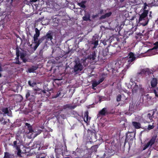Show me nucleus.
I'll list each match as a JSON object with an SVG mask.
<instances>
[{"instance_id":"nucleus-20","label":"nucleus","mask_w":158,"mask_h":158,"mask_svg":"<svg viewBox=\"0 0 158 158\" xmlns=\"http://www.w3.org/2000/svg\"><path fill=\"white\" fill-rule=\"evenodd\" d=\"M132 124L135 129H138L140 128L141 127V124L139 122L135 121L132 122Z\"/></svg>"},{"instance_id":"nucleus-41","label":"nucleus","mask_w":158,"mask_h":158,"mask_svg":"<svg viewBox=\"0 0 158 158\" xmlns=\"http://www.w3.org/2000/svg\"><path fill=\"white\" fill-rule=\"evenodd\" d=\"M19 56H18V58H17V56H16V57L15 59V60H16V61L15 62H14V63L19 64H21V63L20 62L19 60Z\"/></svg>"},{"instance_id":"nucleus-2","label":"nucleus","mask_w":158,"mask_h":158,"mask_svg":"<svg viewBox=\"0 0 158 158\" xmlns=\"http://www.w3.org/2000/svg\"><path fill=\"white\" fill-rule=\"evenodd\" d=\"M35 33L33 36L34 43L35 44L33 47L34 51L36 49L40 44L45 39L44 36L38 39V37L40 36V31L37 28H35Z\"/></svg>"},{"instance_id":"nucleus-29","label":"nucleus","mask_w":158,"mask_h":158,"mask_svg":"<svg viewBox=\"0 0 158 158\" xmlns=\"http://www.w3.org/2000/svg\"><path fill=\"white\" fill-rule=\"evenodd\" d=\"M154 46L151 49H149L148 50L147 52H149L150 51H151L152 50L154 49H156L158 48V41L156 42L155 43H154Z\"/></svg>"},{"instance_id":"nucleus-43","label":"nucleus","mask_w":158,"mask_h":158,"mask_svg":"<svg viewBox=\"0 0 158 158\" xmlns=\"http://www.w3.org/2000/svg\"><path fill=\"white\" fill-rule=\"evenodd\" d=\"M121 95L120 94H118L117 95L116 98V100L117 102H119L121 100Z\"/></svg>"},{"instance_id":"nucleus-53","label":"nucleus","mask_w":158,"mask_h":158,"mask_svg":"<svg viewBox=\"0 0 158 158\" xmlns=\"http://www.w3.org/2000/svg\"><path fill=\"white\" fill-rule=\"evenodd\" d=\"M98 14H96L95 15H93L92 16V17H93V18L94 19L95 18L98 17Z\"/></svg>"},{"instance_id":"nucleus-30","label":"nucleus","mask_w":158,"mask_h":158,"mask_svg":"<svg viewBox=\"0 0 158 158\" xmlns=\"http://www.w3.org/2000/svg\"><path fill=\"white\" fill-rule=\"evenodd\" d=\"M20 58L23 60V62L25 63L27 61V60L25 58L26 55L24 53H20Z\"/></svg>"},{"instance_id":"nucleus-23","label":"nucleus","mask_w":158,"mask_h":158,"mask_svg":"<svg viewBox=\"0 0 158 158\" xmlns=\"http://www.w3.org/2000/svg\"><path fill=\"white\" fill-rule=\"evenodd\" d=\"M14 155L13 154L7 152L4 153V158H14Z\"/></svg>"},{"instance_id":"nucleus-27","label":"nucleus","mask_w":158,"mask_h":158,"mask_svg":"<svg viewBox=\"0 0 158 158\" xmlns=\"http://www.w3.org/2000/svg\"><path fill=\"white\" fill-rule=\"evenodd\" d=\"M38 67L35 66H32L31 67L28 68V71L29 73H34L37 69Z\"/></svg>"},{"instance_id":"nucleus-50","label":"nucleus","mask_w":158,"mask_h":158,"mask_svg":"<svg viewBox=\"0 0 158 158\" xmlns=\"http://www.w3.org/2000/svg\"><path fill=\"white\" fill-rule=\"evenodd\" d=\"M15 0H7L6 1L8 2H10V5L12 6V3L13 1H14Z\"/></svg>"},{"instance_id":"nucleus-1","label":"nucleus","mask_w":158,"mask_h":158,"mask_svg":"<svg viewBox=\"0 0 158 158\" xmlns=\"http://www.w3.org/2000/svg\"><path fill=\"white\" fill-rule=\"evenodd\" d=\"M116 40L117 42L114 44L113 45H110L107 47L110 55L115 54L117 52H120L121 46H124L126 42L125 40H123L119 38H117Z\"/></svg>"},{"instance_id":"nucleus-64","label":"nucleus","mask_w":158,"mask_h":158,"mask_svg":"<svg viewBox=\"0 0 158 158\" xmlns=\"http://www.w3.org/2000/svg\"><path fill=\"white\" fill-rule=\"evenodd\" d=\"M6 123H7V122H6V121H4V122H3V124H4V125H5V124H6Z\"/></svg>"},{"instance_id":"nucleus-31","label":"nucleus","mask_w":158,"mask_h":158,"mask_svg":"<svg viewBox=\"0 0 158 158\" xmlns=\"http://www.w3.org/2000/svg\"><path fill=\"white\" fill-rule=\"evenodd\" d=\"M66 114H61L60 115H56V117L57 119L58 120H59L60 117L63 119H64L66 118Z\"/></svg>"},{"instance_id":"nucleus-51","label":"nucleus","mask_w":158,"mask_h":158,"mask_svg":"<svg viewBox=\"0 0 158 158\" xmlns=\"http://www.w3.org/2000/svg\"><path fill=\"white\" fill-rule=\"evenodd\" d=\"M17 142L16 141H14V142H13V144H14V145L15 147H17V148H18V147H17Z\"/></svg>"},{"instance_id":"nucleus-36","label":"nucleus","mask_w":158,"mask_h":158,"mask_svg":"<svg viewBox=\"0 0 158 158\" xmlns=\"http://www.w3.org/2000/svg\"><path fill=\"white\" fill-rule=\"evenodd\" d=\"M99 84L98 82V81H93L92 83V86L93 89H94V88L96 87Z\"/></svg>"},{"instance_id":"nucleus-34","label":"nucleus","mask_w":158,"mask_h":158,"mask_svg":"<svg viewBox=\"0 0 158 158\" xmlns=\"http://www.w3.org/2000/svg\"><path fill=\"white\" fill-rule=\"evenodd\" d=\"M145 73V69H141L140 71L138 72L137 73V75H144Z\"/></svg>"},{"instance_id":"nucleus-4","label":"nucleus","mask_w":158,"mask_h":158,"mask_svg":"<svg viewBox=\"0 0 158 158\" xmlns=\"http://www.w3.org/2000/svg\"><path fill=\"white\" fill-rule=\"evenodd\" d=\"M148 13V10H144L140 15L139 22V24L143 26H145L148 24L149 19L146 18Z\"/></svg>"},{"instance_id":"nucleus-7","label":"nucleus","mask_w":158,"mask_h":158,"mask_svg":"<svg viewBox=\"0 0 158 158\" xmlns=\"http://www.w3.org/2000/svg\"><path fill=\"white\" fill-rule=\"evenodd\" d=\"M155 113V111H153L144 115L143 117V120L144 123H149L152 122L153 121V115Z\"/></svg>"},{"instance_id":"nucleus-22","label":"nucleus","mask_w":158,"mask_h":158,"mask_svg":"<svg viewBox=\"0 0 158 158\" xmlns=\"http://www.w3.org/2000/svg\"><path fill=\"white\" fill-rule=\"evenodd\" d=\"M151 84L152 87H155L157 84L156 78H153L151 80Z\"/></svg>"},{"instance_id":"nucleus-59","label":"nucleus","mask_w":158,"mask_h":158,"mask_svg":"<svg viewBox=\"0 0 158 158\" xmlns=\"http://www.w3.org/2000/svg\"><path fill=\"white\" fill-rule=\"evenodd\" d=\"M151 1H152V2L150 3V4H152L153 3V2H155V0H151Z\"/></svg>"},{"instance_id":"nucleus-14","label":"nucleus","mask_w":158,"mask_h":158,"mask_svg":"<svg viewBox=\"0 0 158 158\" xmlns=\"http://www.w3.org/2000/svg\"><path fill=\"white\" fill-rule=\"evenodd\" d=\"M87 132L90 138H92L93 137H94L95 140L97 139V136L96 135L97 132L95 130L93 129H88Z\"/></svg>"},{"instance_id":"nucleus-16","label":"nucleus","mask_w":158,"mask_h":158,"mask_svg":"<svg viewBox=\"0 0 158 158\" xmlns=\"http://www.w3.org/2000/svg\"><path fill=\"white\" fill-rule=\"evenodd\" d=\"M98 38L97 36H93L91 42V44L94 45L93 47L94 48H96L97 46L98 45Z\"/></svg>"},{"instance_id":"nucleus-62","label":"nucleus","mask_w":158,"mask_h":158,"mask_svg":"<svg viewBox=\"0 0 158 158\" xmlns=\"http://www.w3.org/2000/svg\"><path fill=\"white\" fill-rule=\"evenodd\" d=\"M2 71V68L1 66L0 65V72Z\"/></svg>"},{"instance_id":"nucleus-9","label":"nucleus","mask_w":158,"mask_h":158,"mask_svg":"<svg viewBox=\"0 0 158 158\" xmlns=\"http://www.w3.org/2000/svg\"><path fill=\"white\" fill-rule=\"evenodd\" d=\"M26 98L29 100L31 102H35L36 97L35 94L30 90H26Z\"/></svg>"},{"instance_id":"nucleus-61","label":"nucleus","mask_w":158,"mask_h":158,"mask_svg":"<svg viewBox=\"0 0 158 158\" xmlns=\"http://www.w3.org/2000/svg\"><path fill=\"white\" fill-rule=\"evenodd\" d=\"M132 104H130L129 105V108H132Z\"/></svg>"},{"instance_id":"nucleus-54","label":"nucleus","mask_w":158,"mask_h":158,"mask_svg":"<svg viewBox=\"0 0 158 158\" xmlns=\"http://www.w3.org/2000/svg\"><path fill=\"white\" fill-rule=\"evenodd\" d=\"M36 84V83L35 82H33L31 84V86L33 87L34 85Z\"/></svg>"},{"instance_id":"nucleus-17","label":"nucleus","mask_w":158,"mask_h":158,"mask_svg":"<svg viewBox=\"0 0 158 158\" xmlns=\"http://www.w3.org/2000/svg\"><path fill=\"white\" fill-rule=\"evenodd\" d=\"M53 32L52 31H49L44 36L47 41L51 40L53 39Z\"/></svg>"},{"instance_id":"nucleus-47","label":"nucleus","mask_w":158,"mask_h":158,"mask_svg":"<svg viewBox=\"0 0 158 158\" xmlns=\"http://www.w3.org/2000/svg\"><path fill=\"white\" fill-rule=\"evenodd\" d=\"M104 80V78H102L100 79H99L98 81V83L99 84H100Z\"/></svg>"},{"instance_id":"nucleus-57","label":"nucleus","mask_w":158,"mask_h":158,"mask_svg":"<svg viewBox=\"0 0 158 158\" xmlns=\"http://www.w3.org/2000/svg\"><path fill=\"white\" fill-rule=\"evenodd\" d=\"M39 128V127H38ZM39 127L41 128L42 129H44V126H42L40 127Z\"/></svg>"},{"instance_id":"nucleus-26","label":"nucleus","mask_w":158,"mask_h":158,"mask_svg":"<svg viewBox=\"0 0 158 158\" xmlns=\"http://www.w3.org/2000/svg\"><path fill=\"white\" fill-rule=\"evenodd\" d=\"M112 14L111 12L106 13L105 15H102L100 18V19H105L107 17H110Z\"/></svg>"},{"instance_id":"nucleus-24","label":"nucleus","mask_w":158,"mask_h":158,"mask_svg":"<svg viewBox=\"0 0 158 158\" xmlns=\"http://www.w3.org/2000/svg\"><path fill=\"white\" fill-rule=\"evenodd\" d=\"M84 121L86 122V123H87V122L89 120V112H88L87 111L84 113Z\"/></svg>"},{"instance_id":"nucleus-52","label":"nucleus","mask_w":158,"mask_h":158,"mask_svg":"<svg viewBox=\"0 0 158 158\" xmlns=\"http://www.w3.org/2000/svg\"><path fill=\"white\" fill-rule=\"evenodd\" d=\"M104 10L102 9H101L99 12V14H102L103 13Z\"/></svg>"},{"instance_id":"nucleus-25","label":"nucleus","mask_w":158,"mask_h":158,"mask_svg":"<svg viewBox=\"0 0 158 158\" xmlns=\"http://www.w3.org/2000/svg\"><path fill=\"white\" fill-rule=\"evenodd\" d=\"M102 53V55L104 56H106L108 55V54H109L110 55V53L109 52V49H108V47L106 48L105 49H104L103 50Z\"/></svg>"},{"instance_id":"nucleus-48","label":"nucleus","mask_w":158,"mask_h":158,"mask_svg":"<svg viewBox=\"0 0 158 158\" xmlns=\"http://www.w3.org/2000/svg\"><path fill=\"white\" fill-rule=\"evenodd\" d=\"M61 94L60 92H59L55 96H54V98H56L60 96V94Z\"/></svg>"},{"instance_id":"nucleus-32","label":"nucleus","mask_w":158,"mask_h":158,"mask_svg":"<svg viewBox=\"0 0 158 158\" xmlns=\"http://www.w3.org/2000/svg\"><path fill=\"white\" fill-rule=\"evenodd\" d=\"M98 148V146L97 145H95L91 147V150L92 152H96L97 151V149Z\"/></svg>"},{"instance_id":"nucleus-19","label":"nucleus","mask_w":158,"mask_h":158,"mask_svg":"<svg viewBox=\"0 0 158 158\" xmlns=\"http://www.w3.org/2000/svg\"><path fill=\"white\" fill-rule=\"evenodd\" d=\"M32 92L35 95L36 94H41L42 90L38 88H37L36 89H34L33 91Z\"/></svg>"},{"instance_id":"nucleus-63","label":"nucleus","mask_w":158,"mask_h":158,"mask_svg":"<svg viewBox=\"0 0 158 158\" xmlns=\"http://www.w3.org/2000/svg\"><path fill=\"white\" fill-rule=\"evenodd\" d=\"M125 0H119L120 2L121 3L123 2Z\"/></svg>"},{"instance_id":"nucleus-3","label":"nucleus","mask_w":158,"mask_h":158,"mask_svg":"<svg viewBox=\"0 0 158 158\" xmlns=\"http://www.w3.org/2000/svg\"><path fill=\"white\" fill-rule=\"evenodd\" d=\"M35 33L33 36L34 43L35 44L33 47L34 51L36 49L40 44L45 39L44 36L38 39V37L40 36V31L37 28H35Z\"/></svg>"},{"instance_id":"nucleus-42","label":"nucleus","mask_w":158,"mask_h":158,"mask_svg":"<svg viewBox=\"0 0 158 158\" xmlns=\"http://www.w3.org/2000/svg\"><path fill=\"white\" fill-rule=\"evenodd\" d=\"M73 154L76 156L75 158H78L79 156L80 153L77 152H73Z\"/></svg>"},{"instance_id":"nucleus-28","label":"nucleus","mask_w":158,"mask_h":158,"mask_svg":"<svg viewBox=\"0 0 158 158\" xmlns=\"http://www.w3.org/2000/svg\"><path fill=\"white\" fill-rule=\"evenodd\" d=\"M90 15L89 14L87 13L83 17V19L84 21H89L90 20Z\"/></svg>"},{"instance_id":"nucleus-39","label":"nucleus","mask_w":158,"mask_h":158,"mask_svg":"<svg viewBox=\"0 0 158 158\" xmlns=\"http://www.w3.org/2000/svg\"><path fill=\"white\" fill-rule=\"evenodd\" d=\"M2 111L4 114H7L9 113L8 109L7 108H3Z\"/></svg>"},{"instance_id":"nucleus-35","label":"nucleus","mask_w":158,"mask_h":158,"mask_svg":"<svg viewBox=\"0 0 158 158\" xmlns=\"http://www.w3.org/2000/svg\"><path fill=\"white\" fill-rule=\"evenodd\" d=\"M145 75H149L152 73V71L151 70H150L149 69L146 68L145 69Z\"/></svg>"},{"instance_id":"nucleus-12","label":"nucleus","mask_w":158,"mask_h":158,"mask_svg":"<svg viewBox=\"0 0 158 158\" xmlns=\"http://www.w3.org/2000/svg\"><path fill=\"white\" fill-rule=\"evenodd\" d=\"M156 138V136H152L150 140L144 146L143 150H145L149 147L152 146L154 143Z\"/></svg>"},{"instance_id":"nucleus-18","label":"nucleus","mask_w":158,"mask_h":158,"mask_svg":"<svg viewBox=\"0 0 158 158\" xmlns=\"http://www.w3.org/2000/svg\"><path fill=\"white\" fill-rule=\"evenodd\" d=\"M97 57L96 53L94 51L91 52L89 55L88 56V58L92 60H95Z\"/></svg>"},{"instance_id":"nucleus-60","label":"nucleus","mask_w":158,"mask_h":158,"mask_svg":"<svg viewBox=\"0 0 158 158\" xmlns=\"http://www.w3.org/2000/svg\"><path fill=\"white\" fill-rule=\"evenodd\" d=\"M44 94H45L46 93V91L45 90H42V92Z\"/></svg>"},{"instance_id":"nucleus-8","label":"nucleus","mask_w":158,"mask_h":158,"mask_svg":"<svg viewBox=\"0 0 158 158\" xmlns=\"http://www.w3.org/2000/svg\"><path fill=\"white\" fill-rule=\"evenodd\" d=\"M74 62L75 64L73 68V70L75 74H77L83 69V67L82 64L79 61L75 60Z\"/></svg>"},{"instance_id":"nucleus-58","label":"nucleus","mask_w":158,"mask_h":158,"mask_svg":"<svg viewBox=\"0 0 158 158\" xmlns=\"http://www.w3.org/2000/svg\"><path fill=\"white\" fill-rule=\"evenodd\" d=\"M4 118H2L0 119V123H2V121L3 120Z\"/></svg>"},{"instance_id":"nucleus-56","label":"nucleus","mask_w":158,"mask_h":158,"mask_svg":"<svg viewBox=\"0 0 158 158\" xmlns=\"http://www.w3.org/2000/svg\"><path fill=\"white\" fill-rule=\"evenodd\" d=\"M28 85H29L30 86H31V82L30 81H28Z\"/></svg>"},{"instance_id":"nucleus-44","label":"nucleus","mask_w":158,"mask_h":158,"mask_svg":"<svg viewBox=\"0 0 158 158\" xmlns=\"http://www.w3.org/2000/svg\"><path fill=\"white\" fill-rule=\"evenodd\" d=\"M61 155L63 156V154L56 153L55 156L56 158H60Z\"/></svg>"},{"instance_id":"nucleus-21","label":"nucleus","mask_w":158,"mask_h":158,"mask_svg":"<svg viewBox=\"0 0 158 158\" xmlns=\"http://www.w3.org/2000/svg\"><path fill=\"white\" fill-rule=\"evenodd\" d=\"M76 107V106H72L70 104H66L63 106V108L64 109L69 108L70 109L72 110L74 109Z\"/></svg>"},{"instance_id":"nucleus-13","label":"nucleus","mask_w":158,"mask_h":158,"mask_svg":"<svg viewBox=\"0 0 158 158\" xmlns=\"http://www.w3.org/2000/svg\"><path fill=\"white\" fill-rule=\"evenodd\" d=\"M106 110L107 108L104 107L100 110L97 115V118H101L103 116L108 114L109 113L107 112Z\"/></svg>"},{"instance_id":"nucleus-6","label":"nucleus","mask_w":158,"mask_h":158,"mask_svg":"<svg viewBox=\"0 0 158 158\" xmlns=\"http://www.w3.org/2000/svg\"><path fill=\"white\" fill-rule=\"evenodd\" d=\"M64 146L62 145H56L55 149V153L63 154L64 153L65 154L66 152H67L68 151L67 148V146L66 142H64Z\"/></svg>"},{"instance_id":"nucleus-11","label":"nucleus","mask_w":158,"mask_h":158,"mask_svg":"<svg viewBox=\"0 0 158 158\" xmlns=\"http://www.w3.org/2000/svg\"><path fill=\"white\" fill-rule=\"evenodd\" d=\"M140 91H142L143 90V89L142 87V85L141 84H139L138 85L137 83H135V85L132 87V92L133 94L137 93L138 90Z\"/></svg>"},{"instance_id":"nucleus-46","label":"nucleus","mask_w":158,"mask_h":158,"mask_svg":"<svg viewBox=\"0 0 158 158\" xmlns=\"http://www.w3.org/2000/svg\"><path fill=\"white\" fill-rule=\"evenodd\" d=\"M153 92L155 94L156 96L158 97V90L157 91L156 90L154 89L153 90Z\"/></svg>"},{"instance_id":"nucleus-40","label":"nucleus","mask_w":158,"mask_h":158,"mask_svg":"<svg viewBox=\"0 0 158 158\" xmlns=\"http://www.w3.org/2000/svg\"><path fill=\"white\" fill-rule=\"evenodd\" d=\"M154 127L155 126L154 125V123H153L152 124V125L150 124L148 125L147 130H150L153 129Z\"/></svg>"},{"instance_id":"nucleus-45","label":"nucleus","mask_w":158,"mask_h":158,"mask_svg":"<svg viewBox=\"0 0 158 158\" xmlns=\"http://www.w3.org/2000/svg\"><path fill=\"white\" fill-rule=\"evenodd\" d=\"M102 43L104 45H107L106 42H108V40H101Z\"/></svg>"},{"instance_id":"nucleus-38","label":"nucleus","mask_w":158,"mask_h":158,"mask_svg":"<svg viewBox=\"0 0 158 158\" xmlns=\"http://www.w3.org/2000/svg\"><path fill=\"white\" fill-rule=\"evenodd\" d=\"M130 81L131 82V84L130 83L129 85L128 86V88H132V85H134V83L135 84V81H133L132 78H131L130 80Z\"/></svg>"},{"instance_id":"nucleus-49","label":"nucleus","mask_w":158,"mask_h":158,"mask_svg":"<svg viewBox=\"0 0 158 158\" xmlns=\"http://www.w3.org/2000/svg\"><path fill=\"white\" fill-rule=\"evenodd\" d=\"M148 6V5L145 2L144 3V6L143 7V10H147L146 9H147V6Z\"/></svg>"},{"instance_id":"nucleus-55","label":"nucleus","mask_w":158,"mask_h":158,"mask_svg":"<svg viewBox=\"0 0 158 158\" xmlns=\"http://www.w3.org/2000/svg\"><path fill=\"white\" fill-rule=\"evenodd\" d=\"M20 97L21 98L20 101L21 102L23 100V97L21 95H19Z\"/></svg>"},{"instance_id":"nucleus-10","label":"nucleus","mask_w":158,"mask_h":158,"mask_svg":"<svg viewBox=\"0 0 158 158\" xmlns=\"http://www.w3.org/2000/svg\"><path fill=\"white\" fill-rule=\"evenodd\" d=\"M25 125L27 127V129L29 130L28 133H32L33 132H35L36 133V135H38L41 133L42 131L38 127H36L35 128L34 130H33L32 129V126L31 125L30 123H26Z\"/></svg>"},{"instance_id":"nucleus-33","label":"nucleus","mask_w":158,"mask_h":158,"mask_svg":"<svg viewBox=\"0 0 158 158\" xmlns=\"http://www.w3.org/2000/svg\"><path fill=\"white\" fill-rule=\"evenodd\" d=\"M85 1H81V2L78 3V5L84 9H85L86 8V6L85 5Z\"/></svg>"},{"instance_id":"nucleus-37","label":"nucleus","mask_w":158,"mask_h":158,"mask_svg":"<svg viewBox=\"0 0 158 158\" xmlns=\"http://www.w3.org/2000/svg\"><path fill=\"white\" fill-rule=\"evenodd\" d=\"M16 51V55L17 56V58H18V56H20V51L18 46H17L15 48Z\"/></svg>"},{"instance_id":"nucleus-15","label":"nucleus","mask_w":158,"mask_h":158,"mask_svg":"<svg viewBox=\"0 0 158 158\" xmlns=\"http://www.w3.org/2000/svg\"><path fill=\"white\" fill-rule=\"evenodd\" d=\"M135 137V135L132 133H129L126 134V138L124 142V144L129 141H132Z\"/></svg>"},{"instance_id":"nucleus-5","label":"nucleus","mask_w":158,"mask_h":158,"mask_svg":"<svg viewBox=\"0 0 158 158\" xmlns=\"http://www.w3.org/2000/svg\"><path fill=\"white\" fill-rule=\"evenodd\" d=\"M125 58L126 60V62L127 64V67L128 69L134 63V61L136 59V57L134 53L130 52Z\"/></svg>"}]
</instances>
